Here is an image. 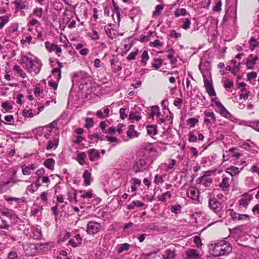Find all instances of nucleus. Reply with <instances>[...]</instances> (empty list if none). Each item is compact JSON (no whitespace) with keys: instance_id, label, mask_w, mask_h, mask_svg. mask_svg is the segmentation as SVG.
<instances>
[{"instance_id":"obj_56","label":"nucleus","mask_w":259,"mask_h":259,"mask_svg":"<svg viewBox=\"0 0 259 259\" xmlns=\"http://www.w3.org/2000/svg\"><path fill=\"white\" fill-rule=\"evenodd\" d=\"M129 118L130 119H136L139 121L141 119V116L140 115H136L134 113L131 112L129 115Z\"/></svg>"},{"instance_id":"obj_63","label":"nucleus","mask_w":259,"mask_h":259,"mask_svg":"<svg viewBox=\"0 0 259 259\" xmlns=\"http://www.w3.org/2000/svg\"><path fill=\"white\" fill-rule=\"evenodd\" d=\"M9 259H19L17 258L18 255L15 252H11L8 256Z\"/></svg>"},{"instance_id":"obj_29","label":"nucleus","mask_w":259,"mask_h":259,"mask_svg":"<svg viewBox=\"0 0 259 259\" xmlns=\"http://www.w3.org/2000/svg\"><path fill=\"white\" fill-rule=\"evenodd\" d=\"M249 44L250 45L249 48L252 51H253L254 48L256 47L257 46L256 39L253 36L251 37L249 41Z\"/></svg>"},{"instance_id":"obj_59","label":"nucleus","mask_w":259,"mask_h":259,"mask_svg":"<svg viewBox=\"0 0 259 259\" xmlns=\"http://www.w3.org/2000/svg\"><path fill=\"white\" fill-rule=\"evenodd\" d=\"M45 170L44 168H41L38 169L36 172V175L37 178H40L45 174Z\"/></svg>"},{"instance_id":"obj_41","label":"nucleus","mask_w":259,"mask_h":259,"mask_svg":"<svg viewBox=\"0 0 259 259\" xmlns=\"http://www.w3.org/2000/svg\"><path fill=\"white\" fill-rule=\"evenodd\" d=\"M33 14L36 15L38 17L41 18L42 17V9L41 8L34 9Z\"/></svg>"},{"instance_id":"obj_31","label":"nucleus","mask_w":259,"mask_h":259,"mask_svg":"<svg viewBox=\"0 0 259 259\" xmlns=\"http://www.w3.org/2000/svg\"><path fill=\"white\" fill-rule=\"evenodd\" d=\"M149 59V56L148 52L145 50L142 53L141 62L143 63L144 65H146Z\"/></svg>"},{"instance_id":"obj_28","label":"nucleus","mask_w":259,"mask_h":259,"mask_svg":"<svg viewBox=\"0 0 259 259\" xmlns=\"http://www.w3.org/2000/svg\"><path fill=\"white\" fill-rule=\"evenodd\" d=\"M186 10L184 8L178 9L175 12V15L176 17H178L181 16H185L186 15Z\"/></svg>"},{"instance_id":"obj_3","label":"nucleus","mask_w":259,"mask_h":259,"mask_svg":"<svg viewBox=\"0 0 259 259\" xmlns=\"http://www.w3.org/2000/svg\"><path fill=\"white\" fill-rule=\"evenodd\" d=\"M221 203L214 197H211L209 199L208 206L213 212L217 213L221 209Z\"/></svg>"},{"instance_id":"obj_25","label":"nucleus","mask_w":259,"mask_h":259,"mask_svg":"<svg viewBox=\"0 0 259 259\" xmlns=\"http://www.w3.org/2000/svg\"><path fill=\"white\" fill-rule=\"evenodd\" d=\"M243 168H241L239 169L238 167L234 166H231L229 167V169L230 170H231V176L232 177H233L236 175H238L239 174V172L241 171V170H242Z\"/></svg>"},{"instance_id":"obj_45","label":"nucleus","mask_w":259,"mask_h":259,"mask_svg":"<svg viewBox=\"0 0 259 259\" xmlns=\"http://www.w3.org/2000/svg\"><path fill=\"white\" fill-rule=\"evenodd\" d=\"M169 36L171 38H178L181 37V34L177 32L175 30H172L170 31Z\"/></svg>"},{"instance_id":"obj_40","label":"nucleus","mask_w":259,"mask_h":259,"mask_svg":"<svg viewBox=\"0 0 259 259\" xmlns=\"http://www.w3.org/2000/svg\"><path fill=\"white\" fill-rule=\"evenodd\" d=\"M187 122L191 124V126L194 127L195 124L198 122V119L196 118H190L187 120Z\"/></svg>"},{"instance_id":"obj_24","label":"nucleus","mask_w":259,"mask_h":259,"mask_svg":"<svg viewBox=\"0 0 259 259\" xmlns=\"http://www.w3.org/2000/svg\"><path fill=\"white\" fill-rule=\"evenodd\" d=\"M162 63L163 60L162 59H155L154 60V63L152 64V66L154 67L155 69L157 70L160 67Z\"/></svg>"},{"instance_id":"obj_37","label":"nucleus","mask_w":259,"mask_h":259,"mask_svg":"<svg viewBox=\"0 0 259 259\" xmlns=\"http://www.w3.org/2000/svg\"><path fill=\"white\" fill-rule=\"evenodd\" d=\"M139 51L137 50L135 52H132L129 54V55L127 56L126 59L128 61L134 60L135 59L136 56L138 54Z\"/></svg>"},{"instance_id":"obj_44","label":"nucleus","mask_w":259,"mask_h":259,"mask_svg":"<svg viewBox=\"0 0 259 259\" xmlns=\"http://www.w3.org/2000/svg\"><path fill=\"white\" fill-rule=\"evenodd\" d=\"M204 114L205 116H206L207 117H210L213 122H215L216 121V117H215V115L213 112L205 111L204 112Z\"/></svg>"},{"instance_id":"obj_38","label":"nucleus","mask_w":259,"mask_h":259,"mask_svg":"<svg viewBox=\"0 0 259 259\" xmlns=\"http://www.w3.org/2000/svg\"><path fill=\"white\" fill-rule=\"evenodd\" d=\"M149 46L151 47H162L163 46V43L160 42L159 40L156 39L154 41L150 42Z\"/></svg>"},{"instance_id":"obj_51","label":"nucleus","mask_w":259,"mask_h":259,"mask_svg":"<svg viewBox=\"0 0 259 259\" xmlns=\"http://www.w3.org/2000/svg\"><path fill=\"white\" fill-rule=\"evenodd\" d=\"M189 141L190 142H195L197 141V137L194 135V134L192 132H190L189 134Z\"/></svg>"},{"instance_id":"obj_47","label":"nucleus","mask_w":259,"mask_h":259,"mask_svg":"<svg viewBox=\"0 0 259 259\" xmlns=\"http://www.w3.org/2000/svg\"><path fill=\"white\" fill-rule=\"evenodd\" d=\"M164 7L162 5H158L156 6L155 10L154 12V15H159L160 11H162Z\"/></svg>"},{"instance_id":"obj_60","label":"nucleus","mask_w":259,"mask_h":259,"mask_svg":"<svg viewBox=\"0 0 259 259\" xmlns=\"http://www.w3.org/2000/svg\"><path fill=\"white\" fill-rule=\"evenodd\" d=\"M190 20L189 19H186L184 22V24H183L182 28L184 29H187L190 27Z\"/></svg>"},{"instance_id":"obj_43","label":"nucleus","mask_w":259,"mask_h":259,"mask_svg":"<svg viewBox=\"0 0 259 259\" xmlns=\"http://www.w3.org/2000/svg\"><path fill=\"white\" fill-rule=\"evenodd\" d=\"M229 212V215L231 217L233 220H237V218L239 216V213H237L234 211L233 209H229L228 210Z\"/></svg>"},{"instance_id":"obj_9","label":"nucleus","mask_w":259,"mask_h":259,"mask_svg":"<svg viewBox=\"0 0 259 259\" xmlns=\"http://www.w3.org/2000/svg\"><path fill=\"white\" fill-rule=\"evenodd\" d=\"M82 178L85 186L90 185L93 180L91 174L88 170H86L83 172Z\"/></svg>"},{"instance_id":"obj_39","label":"nucleus","mask_w":259,"mask_h":259,"mask_svg":"<svg viewBox=\"0 0 259 259\" xmlns=\"http://www.w3.org/2000/svg\"><path fill=\"white\" fill-rule=\"evenodd\" d=\"M56 80L54 81L52 79H51L49 81V85L52 87L54 89L56 90L58 87V83L59 82V80H57V79H56Z\"/></svg>"},{"instance_id":"obj_64","label":"nucleus","mask_w":259,"mask_h":259,"mask_svg":"<svg viewBox=\"0 0 259 259\" xmlns=\"http://www.w3.org/2000/svg\"><path fill=\"white\" fill-rule=\"evenodd\" d=\"M154 182L156 184H158L163 182L162 177L160 176L156 175L155 177Z\"/></svg>"},{"instance_id":"obj_36","label":"nucleus","mask_w":259,"mask_h":259,"mask_svg":"<svg viewBox=\"0 0 259 259\" xmlns=\"http://www.w3.org/2000/svg\"><path fill=\"white\" fill-rule=\"evenodd\" d=\"M86 124L84 125V127L88 129L90 128L93 124L94 121L92 118L87 117L85 119Z\"/></svg>"},{"instance_id":"obj_33","label":"nucleus","mask_w":259,"mask_h":259,"mask_svg":"<svg viewBox=\"0 0 259 259\" xmlns=\"http://www.w3.org/2000/svg\"><path fill=\"white\" fill-rule=\"evenodd\" d=\"M14 70L16 71L18 73H19V75L22 78H25L26 76V74L24 73H23V70L21 69L19 65H16L13 67Z\"/></svg>"},{"instance_id":"obj_8","label":"nucleus","mask_w":259,"mask_h":259,"mask_svg":"<svg viewBox=\"0 0 259 259\" xmlns=\"http://www.w3.org/2000/svg\"><path fill=\"white\" fill-rule=\"evenodd\" d=\"M188 197L196 201L198 200L199 192L194 188H190L187 192Z\"/></svg>"},{"instance_id":"obj_4","label":"nucleus","mask_w":259,"mask_h":259,"mask_svg":"<svg viewBox=\"0 0 259 259\" xmlns=\"http://www.w3.org/2000/svg\"><path fill=\"white\" fill-rule=\"evenodd\" d=\"M21 61L22 63L25 64L26 69L29 72H31L33 67L38 63L37 62L34 61L32 58H29L25 55L22 56Z\"/></svg>"},{"instance_id":"obj_53","label":"nucleus","mask_w":259,"mask_h":259,"mask_svg":"<svg viewBox=\"0 0 259 259\" xmlns=\"http://www.w3.org/2000/svg\"><path fill=\"white\" fill-rule=\"evenodd\" d=\"M233 82L232 81H230L229 79H226L224 82V87L225 88H231L233 85Z\"/></svg>"},{"instance_id":"obj_30","label":"nucleus","mask_w":259,"mask_h":259,"mask_svg":"<svg viewBox=\"0 0 259 259\" xmlns=\"http://www.w3.org/2000/svg\"><path fill=\"white\" fill-rule=\"evenodd\" d=\"M187 255L190 258L197 257L198 256V254L197 251L194 249H190L187 251Z\"/></svg>"},{"instance_id":"obj_42","label":"nucleus","mask_w":259,"mask_h":259,"mask_svg":"<svg viewBox=\"0 0 259 259\" xmlns=\"http://www.w3.org/2000/svg\"><path fill=\"white\" fill-rule=\"evenodd\" d=\"M222 1L221 0H219L217 2L215 6L213 8V11L214 12H219L221 10L222 8Z\"/></svg>"},{"instance_id":"obj_32","label":"nucleus","mask_w":259,"mask_h":259,"mask_svg":"<svg viewBox=\"0 0 259 259\" xmlns=\"http://www.w3.org/2000/svg\"><path fill=\"white\" fill-rule=\"evenodd\" d=\"M182 206L180 204H177L172 205L171 207L170 210L172 212L178 214L181 212Z\"/></svg>"},{"instance_id":"obj_13","label":"nucleus","mask_w":259,"mask_h":259,"mask_svg":"<svg viewBox=\"0 0 259 259\" xmlns=\"http://www.w3.org/2000/svg\"><path fill=\"white\" fill-rule=\"evenodd\" d=\"M88 77V74L84 71H80L76 74H74L72 78V82L74 83V81L78 80L79 79H84Z\"/></svg>"},{"instance_id":"obj_46","label":"nucleus","mask_w":259,"mask_h":259,"mask_svg":"<svg viewBox=\"0 0 259 259\" xmlns=\"http://www.w3.org/2000/svg\"><path fill=\"white\" fill-rule=\"evenodd\" d=\"M89 36L91 37L93 40H97L99 38V34L98 32L95 30L92 31V32L89 35Z\"/></svg>"},{"instance_id":"obj_34","label":"nucleus","mask_w":259,"mask_h":259,"mask_svg":"<svg viewBox=\"0 0 259 259\" xmlns=\"http://www.w3.org/2000/svg\"><path fill=\"white\" fill-rule=\"evenodd\" d=\"M129 244L126 243H123L118 248V252L119 253H121L124 250H127L129 249Z\"/></svg>"},{"instance_id":"obj_12","label":"nucleus","mask_w":259,"mask_h":259,"mask_svg":"<svg viewBox=\"0 0 259 259\" xmlns=\"http://www.w3.org/2000/svg\"><path fill=\"white\" fill-rule=\"evenodd\" d=\"M230 178L228 177H224L222 179V182L220 184L219 186L221 188L222 191H226L230 187L229 183Z\"/></svg>"},{"instance_id":"obj_26","label":"nucleus","mask_w":259,"mask_h":259,"mask_svg":"<svg viewBox=\"0 0 259 259\" xmlns=\"http://www.w3.org/2000/svg\"><path fill=\"white\" fill-rule=\"evenodd\" d=\"M52 73L53 75L55 76L56 79H57V80H60L61 76V72L60 68H54L52 71Z\"/></svg>"},{"instance_id":"obj_7","label":"nucleus","mask_w":259,"mask_h":259,"mask_svg":"<svg viewBox=\"0 0 259 259\" xmlns=\"http://www.w3.org/2000/svg\"><path fill=\"white\" fill-rule=\"evenodd\" d=\"M214 103L216 106L220 109V113L223 116L228 118L230 117V113L220 101H215Z\"/></svg>"},{"instance_id":"obj_62","label":"nucleus","mask_w":259,"mask_h":259,"mask_svg":"<svg viewBox=\"0 0 259 259\" xmlns=\"http://www.w3.org/2000/svg\"><path fill=\"white\" fill-rule=\"evenodd\" d=\"M241 226L235 227L232 229H230V231L231 234H238L241 232Z\"/></svg>"},{"instance_id":"obj_35","label":"nucleus","mask_w":259,"mask_h":259,"mask_svg":"<svg viewBox=\"0 0 259 259\" xmlns=\"http://www.w3.org/2000/svg\"><path fill=\"white\" fill-rule=\"evenodd\" d=\"M2 107L7 112L10 111L13 108L12 106L10 105V103L8 102H3L2 104Z\"/></svg>"},{"instance_id":"obj_52","label":"nucleus","mask_w":259,"mask_h":259,"mask_svg":"<svg viewBox=\"0 0 259 259\" xmlns=\"http://www.w3.org/2000/svg\"><path fill=\"white\" fill-rule=\"evenodd\" d=\"M126 110V108H121L119 110V113H120V118L122 119H125L127 117V114H125V113Z\"/></svg>"},{"instance_id":"obj_2","label":"nucleus","mask_w":259,"mask_h":259,"mask_svg":"<svg viewBox=\"0 0 259 259\" xmlns=\"http://www.w3.org/2000/svg\"><path fill=\"white\" fill-rule=\"evenodd\" d=\"M203 65L202 64L199 65V69L200 70L203 78L204 86L206 88V92L210 96H216L214 89L211 83H209L208 79L205 74V69L203 68Z\"/></svg>"},{"instance_id":"obj_61","label":"nucleus","mask_w":259,"mask_h":259,"mask_svg":"<svg viewBox=\"0 0 259 259\" xmlns=\"http://www.w3.org/2000/svg\"><path fill=\"white\" fill-rule=\"evenodd\" d=\"M250 126L256 131L259 132V121L252 122L251 123Z\"/></svg>"},{"instance_id":"obj_55","label":"nucleus","mask_w":259,"mask_h":259,"mask_svg":"<svg viewBox=\"0 0 259 259\" xmlns=\"http://www.w3.org/2000/svg\"><path fill=\"white\" fill-rule=\"evenodd\" d=\"M194 242L196 244L197 247H200L202 245L201 239L199 236H195Z\"/></svg>"},{"instance_id":"obj_27","label":"nucleus","mask_w":259,"mask_h":259,"mask_svg":"<svg viewBox=\"0 0 259 259\" xmlns=\"http://www.w3.org/2000/svg\"><path fill=\"white\" fill-rule=\"evenodd\" d=\"M9 18L8 16H3L0 17V28H3L4 26L9 22Z\"/></svg>"},{"instance_id":"obj_11","label":"nucleus","mask_w":259,"mask_h":259,"mask_svg":"<svg viewBox=\"0 0 259 259\" xmlns=\"http://www.w3.org/2000/svg\"><path fill=\"white\" fill-rule=\"evenodd\" d=\"M146 164V161L143 159H140L137 161L134 165V169L136 174L139 172L142 168Z\"/></svg>"},{"instance_id":"obj_6","label":"nucleus","mask_w":259,"mask_h":259,"mask_svg":"<svg viewBox=\"0 0 259 259\" xmlns=\"http://www.w3.org/2000/svg\"><path fill=\"white\" fill-rule=\"evenodd\" d=\"M252 196L251 194L247 193H244L242 195V198L239 201L240 205H242L244 207H247L249 202L252 200Z\"/></svg>"},{"instance_id":"obj_57","label":"nucleus","mask_w":259,"mask_h":259,"mask_svg":"<svg viewBox=\"0 0 259 259\" xmlns=\"http://www.w3.org/2000/svg\"><path fill=\"white\" fill-rule=\"evenodd\" d=\"M249 220V216L247 214H239V216L237 218V221H242V220Z\"/></svg>"},{"instance_id":"obj_48","label":"nucleus","mask_w":259,"mask_h":259,"mask_svg":"<svg viewBox=\"0 0 259 259\" xmlns=\"http://www.w3.org/2000/svg\"><path fill=\"white\" fill-rule=\"evenodd\" d=\"M167 197L168 198L171 197V194L169 192H166L163 193L160 197L159 200L161 201H164L165 200L166 197Z\"/></svg>"},{"instance_id":"obj_17","label":"nucleus","mask_w":259,"mask_h":259,"mask_svg":"<svg viewBox=\"0 0 259 259\" xmlns=\"http://www.w3.org/2000/svg\"><path fill=\"white\" fill-rule=\"evenodd\" d=\"M127 135L132 138L138 137V134L136 131L135 130V125L131 124L129 126L128 130L126 133Z\"/></svg>"},{"instance_id":"obj_58","label":"nucleus","mask_w":259,"mask_h":259,"mask_svg":"<svg viewBox=\"0 0 259 259\" xmlns=\"http://www.w3.org/2000/svg\"><path fill=\"white\" fill-rule=\"evenodd\" d=\"M40 84L39 83H37L35 85V88H34V93L35 96H37L39 95L40 93Z\"/></svg>"},{"instance_id":"obj_49","label":"nucleus","mask_w":259,"mask_h":259,"mask_svg":"<svg viewBox=\"0 0 259 259\" xmlns=\"http://www.w3.org/2000/svg\"><path fill=\"white\" fill-rule=\"evenodd\" d=\"M157 111V106H154L151 108V111L150 112L149 117V118H153V117L156 114V112Z\"/></svg>"},{"instance_id":"obj_14","label":"nucleus","mask_w":259,"mask_h":259,"mask_svg":"<svg viewBox=\"0 0 259 259\" xmlns=\"http://www.w3.org/2000/svg\"><path fill=\"white\" fill-rule=\"evenodd\" d=\"M76 191L73 188L71 189L67 192V197L68 200L70 202L74 201L76 202Z\"/></svg>"},{"instance_id":"obj_54","label":"nucleus","mask_w":259,"mask_h":259,"mask_svg":"<svg viewBox=\"0 0 259 259\" xmlns=\"http://www.w3.org/2000/svg\"><path fill=\"white\" fill-rule=\"evenodd\" d=\"M247 79L249 80H250L251 79H253L256 77L257 73L254 71H252L249 73H248L247 74Z\"/></svg>"},{"instance_id":"obj_18","label":"nucleus","mask_w":259,"mask_h":259,"mask_svg":"<svg viewBox=\"0 0 259 259\" xmlns=\"http://www.w3.org/2000/svg\"><path fill=\"white\" fill-rule=\"evenodd\" d=\"M146 128L147 134L151 137L156 135L157 133L156 125H149L146 126Z\"/></svg>"},{"instance_id":"obj_50","label":"nucleus","mask_w":259,"mask_h":259,"mask_svg":"<svg viewBox=\"0 0 259 259\" xmlns=\"http://www.w3.org/2000/svg\"><path fill=\"white\" fill-rule=\"evenodd\" d=\"M22 173L24 175H29L31 174V170L28 166H23L22 167Z\"/></svg>"},{"instance_id":"obj_21","label":"nucleus","mask_w":259,"mask_h":259,"mask_svg":"<svg viewBox=\"0 0 259 259\" xmlns=\"http://www.w3.org/2000/svg\"><path fill=\"white\" fill-rule=\"evenodd\" d=\"M201 183L205 187H209L212 183V179L209 177H202Z\"/></svg>"},{"instance_id":"obj_16","label":"nucleus","mask_w":259,"mask_h":259,"mask_svg":"<svg viewBox=\"0 0 259 259\" xmlns=\"http://www.w3.org/2000/svg\"><path fill=\"white\" fill-rule=\"evenodd\" d=\"M44 166L49 169L53 170L55 164V160L53 158H48L44 161Z\"/></svg>"},{"instance_id":"obj_10","label":"nucleus","mask_w":259,"mask_h":259,"mask_svg":"<svg viewBox=\"0 0 259 259\" xmlns=\"http://www.w3.org/2000/svg\"><path fill=\"white\" fill-rule=\"evenodd\" d=\"M88 152L89 159L91 161H94L100 158L99 151L95 149H90Z\"/></svg>"},{"instance_id":"obj_23","label":"nucleus","mask_w":259,"mask_h":259,"mask_svg":"<svg viewBox=\"0 0 259 259\" xmlns=\"http://www.w3.org/2000/svg\"><path fill=\"white\" fill-rule=\"evenodd\" d=\"M86 155L84 152L79 153L76 156V160L80 165H83L84 163V159Z\"/></svg>"},{"instance_id":"obj_22","label":"nucleus","mask_w":259,"mask_h":259,"mask_svg":"<svg viewBox=\"0 0 259 259\" xmlns=\"http://www.w3.org/2000/svg\"><path fill=\"white\" fill-rule=\"evenodd\" d=\"M14 4L16 6V9L18 10H23L25 9L26 8L25 2L23 1L16 0L14 2Z\"/></svg>"},{"instance_id":"obj_20","label":"nucleus","mask_w":259,"mask_h":259,"mask_svg":"<svg viewBox=\"0 0 259 259\" xmlns=\"http://www.w3.org/2000/svg\"><path fill=\"white\" fill-rule=\"evenodd\" d=\"M175 249L171 250L170 249H167L165 251V255H163V259H173L175 257Z\"/></svg>"},{"instance_id":"obj_5","label":"nucleus","mask_w":259,"mask_h":259,"mask_svg":"<svg viewBox=\"0 0 259 259\" xmlns=\"http://www.w3.org/2000/svg\"><path fill=\"white\" fill-rule=\"evenodd\" d=\"M100 229V224L94 222H89L87 225V233L89 234L97 233Z\"/></svg>"},{"instance_id":"obj_1","label":"nucleus","mask_w":259,"mask_h":259,"mask_svg":"<svg viewBox=\"0 0 259 259\" xmlns=\"http://www.w3.org/2000/svg\"><path fill=\"white\" fill-rule=\"evenodd\" d=\"M232 251L230 244L225 241H220L215 243L212 250V255L219 256L228 255Z\"/></svg>"},{"instance_id":"obj_15","label":"nucleus","mask_w":259,"mask_h":259,"mask_svg":"<svg viewBox=\"0 0 259 259\" xmlns=\"http://www.w3.org/2000/svg\"><path fill=\"white\" fill-rule=\"evenodd\" d=\"M105 30L110 38L113 39L116 37V34L114 33V30L112 28L111 24L105 26Z\"/></svg>"},{"instance_id":"obj_19","label":"nucleus","mask_w":259,"mask_h":259,"mask_svg":"<svg viewBox=\"0 0 259 259\" xmlns=\"http://www.w3.org/2000/svg\"><path fill=\"white\" fill-rule=\"evenodd\" d=\"M59 143V139L57 138H54L53 140H49L48 144L47 146L46 149L48 150L52 149L54 146L55 148L57 147Z\"/></svg>"}]
</instances>
